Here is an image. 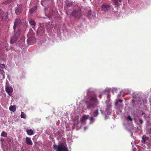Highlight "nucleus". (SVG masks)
<instances>
[{"mask_svg": "<svg viewBox=\"0 0 151 151\" xmlns=\"http://www.w3.org/2000/svg\"><path fill=\"white\" fill-rule=\"evenodd\" d=\"M146 121L147 122L146 124V128L149 129L151 127V124L149 121L147 120Z\"/></svg>", "mask_w": 151, "mask_h": 151, "instance_id": "obj_21", "label": "nucleus"}, {"mask_svg": "<svg viewBox=\"0 0 151 151\" xmlns=\"http://www.w3.org/2000/svg\"><path fill=\"white\" fill-rule=\"evenodd\" d=\"M26 131L29 135H32L33 134V131L31 129L27 130Z\"/></svg>", "mask_w": 151, "mask_h": 151, "instance_id": "obj_20", "label": "nucleus"}, {"mask_svg": "<svg viewBox=\"0 0 151 151\" xmlns=\"http://www.w3.org/2000/svg\"><path fill=\"white\" fill-rule=\"evenodd\" d=\"M127 120L128 121H132L133 119L131 118V116L130 115H128L127 118Z\"/></svg>", "mask_w": 151, "mask_h": 151, "instance_id": "obj_31", "label": "nucleus"}, {"mask_svg": "<svg viewBox=\"0 0 151 151\" xmlns=\"http://www.w3.org/2000/svg\"><path fill=\"white\" fill-rule=\"evenodd\" d=\"M20 117L22 118H23L24 119H26V114L23 112H21Z\"/></svg>", "mask_w": 151, "mask_h": 151, "instance_id": "obj_24", "label": "nucleus"}, {"mask_svg": "<svg viewBox=\"0 0 151 151\" xmlns=\"http://www.w3.org/2000/svg\"><path fill=\"white\" fill-rule=\"evenodd\" d=\"M101 10L103 11L104 10V4H103L101 6Z\"/></svg>", "mask_w": 151, "mask_h": 151, "instance_id": "obj_40", "label": "nucleus"}, {"mask_svg": "<svg viewBox=\"0 0 151 151\" xmlns=\"http://www.w3.org/2000/svg\"><path fill=\"white\" fill-rule=\"evenodd\" d=\"M66 14H67V15H68V13L67 12H66Z\"/></svg>", "mask_w": 151, "mask_h": 151, "instance_id": "obj_46", "label": "nucleus"}, {"mask_svg": "<svg viewBox=\"0 0 151 151\" xmlns=\"http://www.w3.org/2000/svg\"><path fill=\"white\" fill-rule=\"evenodd\" d=\"M8 44L6 42H5L4 43V47L3 48L5 49L6 51H8Z\"/></svg>", "mask_w": 151, "mask_h": 151, "instance_id": "obj_23", "label": "nucleus"}, {"mask_svg": "<svg viewBox=\"0 0 151 151\" xmlns=\"http://www.w3.org/2000/svg\"><path fill=\"white\" fill-rule=\"evenodd\" d=\"M98 110L97 109L93 113V116H94L96 117L97 116L98 114Z\"/></svg>", "mask_w": 151, "mask_h": 151, "instance_id": "obj_28", "label": "nucleus"}, {"mask_svg": "<svg viewBox=\"0 0 151 151\" xmlns=\"http://www.w3.org/2000/svg\"><path fill=\"white\" fill-rule=\"evenodd\" d=\"M88 16H90L92 13V12L91 10H89L88 12Z\"/></svg>", "mask_w": 151, "mask_h": 151, "instance_id": "obj_39", "label": "nucleus"}, {"mask_svg": "<svg viewBox=\"0 0 151 151\" xmlns=\"http://www.w3.org/2000/svg\"><path fill=\"white\" fill-rule=\"evenodd\" d=\"M120 95H121V91H120Z\"/></svg>", "mask_w": 151, "mask_h": 151, "instance_id": "obj_47", "label": "nucleus"}, {"mask_svg": "<svg viewBox=\"0 0 151 151\" xmlns=\"http://www.w3.org/2000/svg\"><path fill=\"white\" fill-rule=\"evenodd\" d=\"M21 23V21L19 18H17L15 19L14 22V25L13 26L14 30L21 29L20 28V26Z\"/></svg>", "mask_w": 151, "mask_h": 151, "instance_id": "obj_5", "label": "nucleus"}, {"mask_svg": "<svg viewBox=\"0 0 151 151\" xmlns=\"http://www.w3.org/2000/svg\"><path fill=\"white\" fill-rule=\"evenodd\" d=\"M0 68H1V69H2L5 68V65L4 64H2L0 63Z\"/></svg>", "mask_w": 151, "mask_h": 151, "instance_id": "obj_34", "label": "nucleus"}, {"mask_svg": "<svg viewBox=\"0 0 151 151\" xmlns=\"http://www.w3.org/2000/svg\"><path fill=\"white\" fill-rule=\"evenodd\" d=\"M83 1H84V0H83Z\"/></svg>", "mask_w": 151, "mask_h": 151, "instance_id": "obj_50", "label": "nucleus"}, {"mask_svg": "<svg viewBox=\"0 0 151 151\" xmlns=\"http://www.w3.org/2000/svg\"><path fill=\"white\" fill-rule=\"evenodd\" d=\"M81 9L78 10H74L72 13V15L75 17H79L81 14Z\"/></svg>", "mask_w": 151, "mask_h": 151, "instance_id": "obj_6", "label": "nucleus"}, {"mask_svg": "<svg viewBox=\"0 0 151 151\" xmlns=\"http://www.w3.org/2000/svg\"><path fill=\"white\" fill-rule=\"evenodd\" d=\"M122 100L121 99H119L118 101L117 99H116V101L115 103V106H117L118 105L119 103H121L122 102Z\"/></svg>", "mask_w": 151, "mask_h": 151, "instance_id": "obj_26", "label": "nucleus"}, {"mask_svg": "<svg viewBox=\"0 0 151 151\" xmlns=\"http://www.w3.org/2000/svg\"><path fill=\"white\" fill-rule=\"evenodd\" d=\"M109 116H106L105 117V119H106L108 118Z\"/></svg>", "mask_w": 151, "mask_h": 151, "instance_id": "obj_44", "label": "nucleus"}, {"mask_svg": "<svg viewBox=\"0 0 151 151\" xmlns=\"http://www.w3.org/2000/svg\"><path fill=\"white\" fill-rule=\"evenodd\" d=\"M46 9V8H45V9Z\"/></svg>", "mask_w": 151, "mask_h": 151, "instance_id": "obj_48", "label": "nucleus"}, {"mask_svg": "<svg viewBox=\"0 0 151 151\" xmlns=\"http://www.w3.org/2000/svg\"><path fill=\"white\" fill-rule=\"evenodd\" d=\"M26 143L29 145H32L33 144L30 138L27 137L26 138Z\"/></svg>", "mask_w": 151, "mask_h": 151, "instance_id": "obj_12", "label": "nucleus"}, {"mask_svg": "<svg viewBox=\"0 0 151 151\" xmlns=\"http://www.w3.org/2000/svg\"><path fill=\"white\" fill-rule=\"evenodd\" d=\"M1 141H4V140H2V139H1Z\"/></svg>", "mask_w": 151, "mask_h": 151, "instance_id": "obj_45", "label": "nucleus"}, {"mask_svg": "<svg viewBox=\"0 0 151 151\" xmlns=\"http://www.w3.org/2000/svg\"><path fill=\"white\" fill-rule=\"evenodd\" d=\"M111 96L109 94H107V100L105 101L106 104V108L105 110V114L108 115L111 114L110 109L111 107Z\"/></svg>", "mask_w": 151, "mask_h": 151, "instance_id": "obj_3", "label": "nucleus"}, {"mask_svg": "<svg viewBox=\"0 0 151 151\" xmlns=\"http://www.w3.org/2000/svg\"><path fill=\"white\" fill-rule=\"evenodd\" d=\"M145 114V112H144V111H142V114H141V115H143L144 114Z\"/></svg>", "mask_w": 151, "mask_h": 151, "instance_id": "obj_43", "label": "nucleus"}, {"mask_svg": "<svg viewBox=\"0 0 151 151\" xmlns=\"http://www.w3.org/2000/svg\"><path fill=\"white\" fill-rule=\"evenodd\" d=\"M22 7L19 6L15 10V13L17 15H19L22 12Z\"/></svg>", "mask_w": 151, "mask_h": 151, "instance_id": "obj_9", "label": "nucleus"}, {"mask_svg": "<svg viewBox=\"0 0 151 151\" xmlns=\"http://www.w3.org/2000/svg\"><path fill=\"white\" fill-rule=\"evenodd\" d=\"M100 97H101V95H100Z\"/></svg>", "mask_w": 151, "mask_h": 151, "instance_id": "obj_49", "label": "nucleus"}, {"mask_svg": "<svg viewBox=\"0 0 151 151\" xmlns=\"http://www.w3.org/2000/svg\"><path fill=\"white\" fill-rule=\"evenodd\" d=\"M94 119L93 117H91L90 118V120L91 121H93Z\"/></svg>", "mask_w": 151, "mask_h": 151, "instance_id": "obj_42", "label": "nucleus"}, {"mask_svg": "<svg viewBox=\"0 0 151 151\" xmlns=\"http://www.w3.org/2000/svg\"><path fill=\"white\" fill-rule=\"evenodd\" d=\"M139 122L140 123V124H142L143 123V121L142 119L141 118H139Z\"/></svg>", "mask_w": 151, "mask_h": 151, "instance_id": "obj_36", "label": "nucleus"}, {"mask_svg": "<svg viewBox=\"0 0 151 151\" xmlns=\"http://www.w3.org/2000/svg\"><path fill=\"white\" fill-rule=\"evenodd\" d=\"M5 91L9 96H11V93L13 92V90L11 87L6 86L5 88Z\"/></svg>", "mask_w": 151, "mask_h": 151, "instance_id": "obj_8", "label": "nucleus"}, {"mask_svg": "<svg viewBox=\"0 0 151 151\" xmlns=\"http://www.w3.org/2000/svg\"><path fill=\"white\" fill-rule=\"evenodd\" d=\"M89 116L87 115H83V116L82 118L81 119V121L82 122H84L85 120H86L88 119Z\"/></svg>", "mask_w": 151, "mask_h": 151, "instance_id": "obj_16", "label": "nucleus"}, {"mask_svg": "<svg viewBox=\"0 0 151 151\" xmlns=\"http://www.w3.org/2000/svg\"><path fill=\"white\" fill-rule=\"evenodd\" d=\"M0 73L3 76L5 75V72H4V70L0 68Z\"/></svg>", "mask_w": 151, "mask_h": 151, "instance_id": "obj_30", "label": "nucleus"}, {"mask_svg": "<svg viewBox=\"0 0 151 151\" xmlns=\"http://www.w3.org/2000/svg\"><path fill=\"white\" fill-rule=\"evenodd\" d=\"M65 8L66 7L69 8L71 6L73 5V2L69 0H66L65 2Z\"/></svg>", "mask_w": 151, "mask_h": 151, "instance_id": "obj_10", "label": "nucleus"}, {"mask_svg": "<svg viewBox=\"0 0 151 151\" xmlns=\"http://www.w3.org/2000/svg\"><path fill=\"white\" fill-rule=\"evenodd\" d=\"M9 109L10 111L14 112L16 110V107L15 106H11L9 108Z\"/></svg>", "mask_w": 151, "mask_h": 151, "instance_id": "obj_19", "label": "nucleus"}, {"mask_svg": "<svg viewBox=\"0 0 151 151\" xmlns=\"http://www.w3.org/2000/svg\"><path fill=\"white\" fill-rule=\"evenodd\" d=\"M117 89L116 88H114L112 90V92L114 94L115 93H117Z\"/></svg>", "mask_w": 151, "mask_h": 151, "instance_id": "obj_37", "label": "nucleus"}, {"mask_svg": "<svg viewBox=\"0 0 151 151\" xmlns=\"http://www.w3.org/2000/svg\"><path fill=\"white\" fill-rule=\"evenodd\" d=\"M144 119L147 121L148 120L147 119L149 118V116L148 115L145 114L144 115Z\"/></svg>", "mask_w": 151, "mask_h": 151, "instance_id": "obj_35", "label": "nucleus"}, {"mask_svg": "<svg viewBox=\"0 0 151 151\" xmlns=\"http://www.w3.org/2000/svg\"><path fill=\"white\" fill-rule=\"evenodd\" d=\"M149 138V137H147L146 135H143L142 137V142L145 144L146 143L147 141L148 140Z\"/></svg>", "mask_w": 151, "mask_h": 151, "instance_id": "obj_13", "label": "nucleus"}, {"mask_svg": "<svg viewBox=\"0 0 151 151\" xmlns=\"http://www.w3.org/2000/svg\"><path fill=\"white\" fill-rule=\"evenodd\" d=\"M147 130L148 131L149 136L151 137V128H150L149 129H147Z\"/></svg>", "mask_w": 151, "mask_h": 151, "instance_id": "obj_32", "label": "nucleus"}, {"mask_svg": "<svg viewBox=\"0 0 151 151\" xmlns=\"http://www.w3.org/2000/svg\"><path fill=\"white\" fill-rule=\"evenodd\" d=\"M35 41V39L33 38H28L27 40V42L29 45L33 44Z\"/></svg>", "mask_w": 151, "mask_h": 151, "instance_id": "obj_11", "label": "nucleus"}, {"mask_svg": "<svg viewBox=\"0 0 151 151\" xmlns=\"http://www.w3.org/2000/svg\"><path fill=\"white\" fill-rule=\"evenodd\" d=\"M57 151H69L66 143L64 142L60 143Z\"/></svg>", "mask_w": 151, "mask_h": 151, "instance_id": "obj_4", "label": "nucleus"}, {"mask_svg": "<svg viewBox=\"0 0 151 151\" xmlns=\"http://www.w3.org/2000/svg\"><path fill=\"white\" fill-rule=\"evenodd\" d=\"M12 0H7L6 1V4L8 3H9L12 1Z\"/></svg>", "mask_w": 151, "mask_h": 151, "instance_id": "obj_41", "label": "nucleus"}, {"mask_svg": "<svg viewBox=\"0 0 151 151\" xmlns=\"http://www.w3.org/2000/svg\"><path fill=\"white\" fill-rule=\"evenodd\" d=\"M111 9V7L110 6L106 4H104V12L105 11H109Z\"/></svg>", "mask_w": 151, "mask_h": 151, "instance_id": "obj_15", "label": "nucleus"}, {"mask_svg": "<svg viewBox=\"0 0 151 151\" xmlns=\"http://www.w3.org/2000/svg\"><path fill=\"white\" fill-rule=\"evenodd\" d=\"M111 88H106L104 90V93L107 92L109 93L111 91Z\"/></svg>", "mask_w": 151, "mask_h": 151, "instance_id": "obj_25", "label": "nucleus"}, {"mask_svg": "<svg viewBox=\"0 0 151 151\" xmlns=\"http://www.w3.org/2000/svg\"><path fill=\"white\" fill-rule=\"evenodd\" d=\"M4 12L2 10H0V18H1V20H4V16L3 15Z\"/></svg>", "mask_w": 151, "mask_h": 151, "instance_id": "obj_18", "label": "nucleus"}, {"mask_svg": "<svg viewBox=\"0 0 151 151\" xmlns=\"http://www.w3.org/2000/svg\"><path fill=\"white\" fill-rule=\"evenodd\" d=\"M58 145H53V148L55 150L58 149Z\"/></svg>", "mask_w": 151, "mask_h": 151, "instance_id": "obj_33", "label": "nucleus"}, {"mask_svg": "<svg viewBox=\"0 0 151 151\" xmlns=\"http://www.w3.org/2000/svg\"><path fill=\"white\" fill-rule=\"evenodd\" d=\"M117 106H118L119 107L118 108L119 109H120L121 108H123V106L121 104H118V105Z\"/></svg>", "mask_w": 151, "mask_h": 151, "instance_id": "obj_38", "label": "nucleus"}, {"mask_svg": "<svg viewBox=\"0 0 151 151\" xmlns=\"http://www.w3.org/2000/svg\"><path fill=\"white\" fill-rule=\"evenodd\" d=\"M14 35L12 37L10 42L11 43H13L17 41L18 39H20L19 42H20V40H22V42L24 44V38L21 36V29H18L14 30Z\"/></svg>", "mask_w": 151, "mask_h": 151, "instance_id": "obj_2", "label": "nucleus"}, {"mask_svg": "<svg viewBox=\"0 0 151 151\" xmlns=\"http://www.w3.org/2000/svg\"><path fill=\"white\" fill-rule=\"evenodd\" d=\"M37 6H34L32 8L30 9L29 11V13L31 14H32L37 9Z\"/></svg>", "mask_w": 151, "mask_h": 151, "instance_id": "obj_17", "label": "nucleus"}, {"mask_svg": "<svg viewBox=\"0 0 151 151\" xmlns=\"http://www.w3.org/2000/svg\"><path fill=\"white\" fill-rule=\"evenodd\" d=\"M114 1L115 4L117 5H119L121 4V0H113Z\"/></svg>", "mask_w": 151, "mask_h": 151, "instance_id": "obj_22", "label": "nucleus"}, {"mask_svg": "<svg viewBox=\"0 0 151 151\" xmlns=\"http://www.w3.org/2000/svg\"><path fill=\"white\" fill-rule=\"evenodd\" d=\"M133 98L135 99V101H141L142 99V97L140 96L138 94H135V93L133 94ZM135 100L133 99L132 102L133 103H134Z\"/></svg>", "mask_w": 151, "mask_h": 151, "instance_id": "obj_7", "label": "nucleus"}, {"mask_svg": "<svg viewBox=\"0 0 151 151\" xmlns=\"http://www.w3.org/2000/svg\"><path fill=\"white\" fill-rule=\"evenodd\" d=\"M29 22L30 25L32 26V28L34 29H35V26L36 25V23L35 21L32 19H30Z\"/></svg>", "mask_w": 151, "mask_h": 151, "instance_id": "obj_14", "label": "nucleus"}, {"mask_svg": "<svg viewBox=\"0 0 151 151\" xmlns=\"http://www.w3.org/2000/svg\"><path fill=\"white\" fill-rule=\"evenodd\" d=\"M8 15H9L8 12H6L5 13L4 15V20H6L7 19H8Z\"/></svg>", "mask_w": 151, "mask_h": 151, "instance_id": "obj_27", "label": "nucleus"}, {"mask_svg": "<svg viewBox=\"0 0 151 151\" xmlns=\"http://www.w3.org/2000/svg\"><path fill=\"white\" fill-rule=\"evenodd\" d=\"M86 103L88 108H94L98 104L96 96L95 94L91 95L86 101Z\"/></svg>", "mask_w": 151, "mask_h": 151, "instance_id": "obj_1", "label": "nucleus"}, {"mask_svg": "<svg viewBox=\"0 0 151 151\" xmlns=\"http://www.w3.org/2000/svg\"><path fill=\"white\" fill-rule=\"evenodd\" d=\"M1 136L5 137H7V134L5 132L3 131L1 134Z\"/></svg>", "mask_w": 151, "mask_h": 151, "instance_id": "obj_29", "label": "nucleus"}]
</instances>
